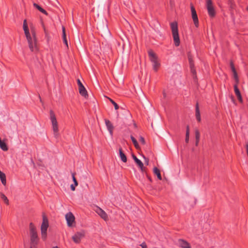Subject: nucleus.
Wrapping results in <instances>:
<instances>
[{
	"label": "nucleus",
	"mask_w": 248,
	"mask_h": 248,
	"mask_svg": "<svg viewBox=\"0 0 248 248\" xmlns=\"http://www.w3.org/2000/svg\"><path fill=\"white\" fill-rule=\"evenodd\" d=\"M23 29L30 50L32 52L36 51L37 50V46L35 33L34 30H31V34L30 33L26 19H25L23 21Z\"/></svg>",
	"instance_id": "nucleus-1"
},
{
	"label": "nucleus",
	"mask_w": 248,
	"mask_h": 248,
	"mask_svg": "<svg viewBox=\"0 0 248 248\" xmlns=\"http://www.w3.org/2000/svg\"><path fill=\"white\" fill-rule=\"evenodd\" d=\"M49 113L50 120L52 124V127L54 137L56 139H58L60 137V134L59 132L58 124L55 114L52 110H50Z\"/></svg>",
	"instance_id": "nucleus-2"
},
{
	"label": "nucleus",
	"mask_w": 248,
	"mask_h": 248,
	"mask_svg": "<svg viewBox=\"0 0 248 248\" xmlns=\"http://www.w3.org/2000/svg\"><path fill=\"white\" fill-rule=\"evenodd\" d=\"M170 25L175 45L177 46H179L180 45V39L177 23L176 22H171Z\"/></svg>",
	"instance_id": "nucleus-3"
},
{
	"label": "nucleus",
	"mask_w": 248,
	"mask_h": 248,
	"mask_svg": "<svg viewBox=\"0 0 248 248\" xmlns=\"http://www.w3.org/2000/svg\"><path fill=\"white\" fill-rule=\"evenodd\" d=\"M48 227V221L45 215H43V222L41 226L42 238L46 240L47 237V230Z\"/></svg>",
	"instance_id": "nucleus-4"
},
{
	"label": "nucleus",
	"mask_w": 248,
	"mask_h": 248,
	"mask_svg": "<svg viewBox=\"0 0 248 248\" xmlns=\"http://www.w3.org/2000/svg\"><path fill=\"white\" fill-rule=\"evenodd\" d=\"M31 241L32 244H36L38 241V235L35 227L32 223L30 224Z\"/></svg>",
	"instance_id": "nucleus-5"
},
{
	"label": "nucleus",
	"mask_w": 248,
	"mask_h": 248,
	"mask_svg": "<svg viewBox=\"0 0 248 248\" xmlns=\"http://www.w3.org/2000/svg\"><path fill=\"white\" fill-rule=\"evenodd\" d=\"M206 6L209 16L213 17L215 16L216 12L212 0H206Z\"/></svg>",
	"instance_id": "nucleus-6"
},
{
	"label": "nucleus",
	"mask_w": 248,
	"mask_h": 248,
	"mask_svg": "<svg viewBox=\"0 0 248 248\" xmlns=\"http://www.w3.org/2000/svg\"><path fill=\"white\" fill-rule=\"evenodd\" d=\"M85 236V232L83 231L76 232L72 236L73 241L76 244H79Z\"/></svg>",
	"instance_id": "nucleus-7"
},
{
	"label": "nucleus",
	"mask_w": 248,
	"mask_h": 248,
	"mask_svg": "<svg viewBox=\"0 0 248 248\" xmlns=\"http://www.w3.org/2000/svg\"><path fill=\"white\" fill-rule=\"evenodd\" d=\"M65 219L68 227H72L75 223V217L71 212H68L65 215Z\"/></svg>",
	"instance_id": "nucleus-8"
},
{
	"label": "nucleus",
	"mask_w": 248,
	"mask_h": 248,
	"mask_svg": "<svg viewBox=\"0 0 248 248\" xmlns=\"http://www.w3.org/2000/svg\"><path fill=\"white\" fill-rule=\"evenodd\" d=\"M191 11V14H192V18L193 19L194 23L195 26L196 27H198L199 26V20L198 16L196 13V11L193 5H191L190 6Z\"/></svg>",
	"instance_id": "nucleus-9"
},
{
	"label": "nucleus",
	"mask_w": 248,
	"mask_h": 248,
	"mask_svg": "<svg viewBox=\"0 0 248 248\" xmlns=\"http://www.w3.org/2000/svg\"><path fill=\"white\" fill-rule=\"evenodd\" d=\"M96 213L103 219L107 220L108 219V215L106 212L100 207H97L95 209Z\"/></svg>",
	"instance_id": "nucleus-10"
},
{
	"label": "nucleus",
	"mask_w": 248,
	"mask_h": 248,
	"mask_svg": "<svg viewBox=\"0 0 248 248\" xmlns=\"http://www.w3.org/2000/svg\"><path fill=\"white\" fill-rule=\"evenodd\" d=\"M179 247L182 248H191L190 244L186 241L180 239L178 240Z\"/></svg>",
	"instance_id": "nucleus-11"
},
{
	"label": "nucleus",
	"mask_w": 248,
	"mask_h": 248,
	"mask_svg": "<svg viewBox=\"0 0 248 248\" xmlns=\"http://www.w3.org/2000/svg\"><path fill=\"white\" fill-rule=\"evenodd\" d=\"M148 55L149 56L150 60L152 63H154V62L158 61V58L156 55V54L153 52V50H150L148 51Z\"/></svg>",
	"instance_id": "nucleus-12"
},
{
	"label": "nucleus",
	"mask_w": 248,
	"mask_h": 248,
	"mask_svg": "<svg viewBox=\"0 0 248 248\" xmlns=\"http://www.w3.org/2000/svg\"><path fill=\"white\" fill-rule=\"evenodd\" d=\"M105 122L108 130L110 134L112 135L113 130V126L112 123L110 121L107 119H105Z\"/></svg>",
	"instance_id": "nucleus-13"
},
{
	"label": "nucleus",
	"mask_w": 248,
	"mask_h": 248,
	"mask_svg": "<svg viewBox=\"0 0 248 248\" xmlns=\"http://www.w3.org/2000/svg\"><path fill=\"white\" fill-rule=\"evenodd\" d=\"M132 158L136 163L137 165L139 167L140 169L142 170L143 168V164L140 160L139 159L134 155H132Z\"/></svg>",
	"instance_id": "nucleus-14"
},
{
	"label": "nucleus",
	"mask_w": 248,
	"mask_h": 248,
	"mask_svg": "<svg viewBox=\"0 0 248 248\" xmlns=\"http://www.w3.org/2000/svg\"><path fill=\"white\" fill-rule=\"evenodd\" d=\"M237 85L238 84H235L234 85V92H235V93L236 95L237 96L238 100L240 101H242V96L241 95L240 92L239 91V90L238 88Z\"/></svg>",
	"instance_id": "nucleus-15"
},
{
	"label": "nucleus",
	"mask_w": 248,
	"mask_h": 248,
	"mask_svg": "<svg viewBox=\"0 0 248 248\" xmlns=\"http://www.w3.org/2000/svg\"><path fill=\"white\" fill-rule=\"evenodd\" d=\"M72 179H73V180L74 181V184H72L71 186H70V187H71V189L72 190V191H75V188H76V186H77L78 185V183L76 180V178L75 177V173H72Z\"/></svg>",
	"instance_id": "nucleus-16"
},
{
	"label": "nucleus",
	"mask_w": 248,
	"mask_h": 248,
	"mask_svg": "<svg viewBox=\"0 0 248 248\" xmlns=\"http://www.w3.org/2000/svg\"><path fill=\"white\" fill-rule=\"evenodd\" d=\"M79 88V92L81 95L84 96V97L86 98L88 97V93L87 92L84 87V86H81Z\"/></svg>",
	"instance_id": "nucleus-17"
},
{
	"label": "nucleus",
	"mask_w": 248,
	"mask_h": 248,
	"mask_svg": "<svg viewBox=\"0 0 248 248\" xmlns=\"http://www.w3.org/2000/svg\"><path fill=\"white\" fill-rule=\"evenodd\" d=\"M195 116L198 121L200 122L201 121V118L198 103H197L196 105Z\"/></svg>",
	"instance_id": "nucleus-18"
},
{
	"label": "nucleus",
	"mask_w": 248,
	"mask_h": 248,
	"mask_svg": "<svg viewBox=\"0 0 248 248\" xmlns=\"http://www.w3.org/2000/svg\"><path fill=\"white\" fill-rule=\"evenodd\" d=\"M0 179L3 186L6 185V175L3 171H0Z\"/></svg>",
	"instance_id": "nucleus-19"
},
{
	"label": "nucleus",
	"mask_w": 248,
	"mask_h": 248,
	"mask_svg": "<svg viewBox=\"0 0 248 248\" xmlns=\"http://www.w3.org/2000/svg\"><path fill=\"white\" fill-rule=\"evenodd\" d=\"M119 151L120 157L121 158V160L124 162H125L127 160V158H126V155L123 152L122 149L121 148L119 149Z\"/></svg>",
	"instance_id": "nucleus-20"
},
{
	"label": "nucleus",
	"mask_w": 248,
	"mask_h": 248,
	"mask_svg": "<svg viewBox=\"0 0 248 248\" xmlns=\"http://www.w3.org/2000/svg\"><path fill=\"white\" fill-rule=\"evenodd\" d=\"M62 39L63 41V43L66 45V46L67 47H68V42H67V40L66 39V33H65V28L64 27H62Z\"/></svg>",
	"instance_id": "nucleus-21"
},
{
	"label": "nucleus",
	"mask_w": 248,
	"mask_h": 248,
	"mask_svg": "<svg viewBox=\"0 0 248 248\" xmlns=\"http://www.w3.org/2000/svg\"><path fill=\"white\" fill-rule=\"evenodd\" d=\"M33 5L35 7H36L40 12H41V13L45 14L46 15H47V13L46 12V11L44 10V9H43L42 7H41L39 5H38L36 3H34L33 4Z\"/></svg>",
	"instance_id": "nucleus-22"
},
{
	"label": "nucleus",
	"mask_w": 248,
	"mask_h": 248,
	"mask_svg": "<svg viewBox=\"0 0 248 248\" xmlns=\"http://www.w3.org/2000/svg\"><path fill=\"white\" fill-rule=\"evenodd\" d=\"M0 148L3 151H7L8 149L6 143L4 141L0 143Z\"/></svg>",
	"instance_id": "nucleus-23"
},
{
	"label": "nucleus",
	"mask_w": 248,
	"mask_h": 248,
	"mask_svg": "<svg viewBox=\"0 0 248 248\" xmlns=\"http://www.w3.org/2000/svg\"><path fill=\"white\" fill-rule=\"evenodd\" d=\"M153 69L155 71H157L159 67L160 66V63L158 62V61H157L155 62H154V63H152Z\"/></svg>",
	"instance_id": "nucleus-24"
},
{
	"label": "nucleus",
	"mask_w": 248,
	"mask_h": 248,
	"mask_svg": "<svg viewBox=\"0 0 248 248\" xmlns=\"http://www.w3.org/2000/svg\"><path fill=\"white\" fill-rule=\"evenodd\" d=\"M130 138H131V139L135 148L136 149H139L140 148V146H139V145L137 140L132 136H131Z\"/></svg>",
	"instance_id": "nucleus-25"
},
{
	"label": "nucleus",
	"mask_w": 248,
	"mask_h": 248,
	"mask_svg": "<svg viewBox=\"0 0 248 248\" xmlns=\"http://www.w3.org/2000/svg\"><path fill=\"white\" fill-rule=\"evenodd\" d=\"M0 197L6 204H9V200L7 197L4 194H3V193H1Z\"/></svg>",
	"instance_id": "nucleus-26"
},
{
	"label": "nucleus",
	"mask_w": 248,
	"mask_h": 248,
	"mask_svg": "<svg viewBox=\"0 0 248 248\" xmlns=\"http://www.w3.org/2000/svg\"><path fill=\"white\" fill-rule=\"evenodd\" d=\"M232 73L233 75V78L235 81V84H238L239 83V80L236 71L232 72Z\"/></svg>",
	"instance_id": "nucleus-27"
},
{
	"label": "nucleus",
	"mask_w": 248,
	"mask_h": 248,
	"mask_svg": "<svg viewBox=\"0 0 248 248\" xmlns=\"http://www.w3.org/2000/svg\"><path fill=\"white\" fill-rule=\"evenodd\" d=\"M189 64H190V66L191 68V72L193 74H194L195 73V70L193 68L194 64H193L192 59L190 58H189Z\"/></svg>",
	"instance_id": "nucleus-28"
},
{
	"label": "nucleus",
	"mask_w": 248,
	"mask_h": 248,
	"mask_svg": "<svg viewBox=\"0 0 248 248\" xmlns=\"http://www.w3.org/2000/svg\"><path fill=\"white\" fill-rule=\"evenodd\" d=\"M195 139L197 140H200V133L198 129L195 130Z\"/></svg>",
	"instance_id": "nucleus-29"
},
{
	"label": "nucleus",
	"mask_w": 248,
	"mask_h": 248,
	"mask_svg": "<svg viewBox=\"0 0 248 248\" xmlns=\"http://www.w3.org/2000/svg\"><path fill=\"white\" fill-rule=\"evenodd\" d=\"M109 100L110 101V102L113 105L115 109L116 110L118 109L119 108V106L118 105V104L111 98H109Z\"/></svg>",
	"instance_id": "nucleus-30"
},
{
	"label": "nucleus",
	"mask_w": 248,
	"mask_h": 248,
	"mask_svg": "<svg viewBox=\"0 0 248 248\" xmlns=\"http://www.w3.org/2000/svg\"><path fill=\"white\" fill-rule=\"evenodd\" d=\"M155 174L157 176V178L159 180H161V176L160 171H154Z\"/></svg>",
	"instance_id": "nucleus-31"
},
{
	"label": "nucleus",
	"mask_w": 248,
	"mask_h": 248,
	"mask_svg": "<svg viewBox=\"0 0 248 248\" xmlns=\"http://www.w3.org/2000/svg\"><path fill=\"white\" fill-rule=\"evenodd\" d=\"M142 157L144 159V163L148 165L149 164V159L146 157L144 155H142Z\"/></svg>",
	"instance_id": "nucleus-32"
},
{
	"label": "nucleus",
	"mask_w": 248,
	"mask_h": 248,
	"mask_svg": "<svg viewBox=\"0 0 248 248\" xmlns=\"http://www.w3.org/2000/svg\"><path fill=\"white\" fill-rule=\"evenodd\" d=\"M230 66H231V68L232 72H234V71H236L232 62H230Z\"/></svg>",
	"instance_id": "nucleus-33"
},
{
	"label": "nucleus",
	"mask_w": 248,
	"mask_h": 248,
	"mask_svg": "<svg viewBox=\"0 0 248 248\" xmlns=\"http://www.w3.org/2000/svg\"><path fill=\"white\" fill-rule=\"evenodd\" d=\"M189 134H188V132H186L185 141L186 143H188L189 141Z\"/></svg>",
	"instance_id": "nucleus-34"
},
{
	"label": "nucleus",
	"mask_w": 248,
	"mask_h": 248,
	"mask_svg": "<svg viewBox=\"0 0 248 248\" xmlns=\"http://www.w3.org/2000/svg\"><path fill=\"white\" fill-rule=\"evenodd\" d=\"M139 140L140 141L142 144H145V140H144V139L143 137H142V136H140V139H139Z\"/></svg>",
	"instance_id": "nucleus-35"
},
{
	"label": "nucleus",
	"mask_w": 248,
	"mask_h": 248,
	"mask_svg": "<svg viewBox=\"0 0 248 248\" xmlns=\"http://www.w3.org/2000/svg\"><path fill=\"white\" fill-rule=\"evenodd\" d=\"M77 83H78V88H80L81 86H83V85L82 84V83H81V82L79 79H78L77 80Z\"/></svg>",
	"instance_id": "nucleus-36"
},
{
	"label": "nucleus",
	"mask_w": 248,
	"mask_h": 248,
	"mask_svg": "<svg viewBox=\"0 0 248 248\" xmlns=\"http://www.w3.org/2000/svg\"><path fill=\"white\" fill-rule=\"evenodd\" d=\"M140 246L142 247V248H147L146 244L145 243L143 242L141 245Z\"/></svg>",
	"instance_id": "nucleus-37"
},
{
	"label": "nucleus",
	"mask_w": 248,
	"mask_h": 248,
	"mask_svg": "<svg viewBox=\"0 0 248 248\" xmlns=\"http://www.w3.org/2000/svg\"><path fill=\"white\" fill-rule=\"evenodd\" d=\"M186 132H188V133L189 134V127L188 125L186 126Z\"/></svg>",
	"instance_id": "nucleus-38"
},
{
	"label": "nucleus",
	"mask_w": 248,
	"mask_h": 248,
	"mask_svg": "<svg viewBox=\"0 0 248 248\" xmlns=\"http://www.w3.org/2000/svg\"><path fill=\"white\" fill-rule=\"evenodd\" d=\"M199 141H200V140H196V142H195L196 146H198V145Z\"/></svg>",
	"instance_id": "nucleus-39"
},
{
	"label": "nucleus",
	"mask_w": 248,
	"mask_h": 248,
	"mask_svg": "<svg viewBox=\"0 0 248 248\" xmlns=\"http://www.w3.org/2000/svg\"><path fill=\"white\" fill-rule=\"evenodd\" d=\"M153 170H159L158 169V168L157 167H155L153 168Z\"/></svg>",
	"instance_id": "nucleus-40"
},
{
	"label": "nucleus",
	"mask_w": 248,
	"mask_h": 248,
	"mask_svg": "<svg viewBox=\"0 0 248 248\" xmlns=\"http://www.w3.org/2000/svg\"><path fill=\"white\" fill-rule=\"evenodd\" d=\"M39 99H40V101L41 102V101H42V100H41V98L40 96H39Z\"/></svg>",
	"instance_id": "nucleus-41"
},
{
	"label": "nucleus",
	"mask_w": 248,
	"mask_h": 248,
	"mask_svg": "<svg viewBox=\"0 0 248 248\" xmlns=\"http://www.w3.org/2000/svg\"><path fill=\"white\" fill-rule=\"evenodd\" d=\"M52 248H59L58 247H54Z\"/></svg>",
	"instance_id": "nucleus-42"
},
{
	"label": "nucleus",
	"mask_w": 248,
	"mask_h": 248,
	"mask_svg": "<svg viewBox=\"0 0 248 248\" xmlns=\"http://www.w3.org/2000/svg\"><path fill=\"white\" fill-rule=\"evenodd\" d=\"M247 10H248V8H247Z\"/></svg>",
	"instance_id": "nucleus-43"
}]
</instances>
